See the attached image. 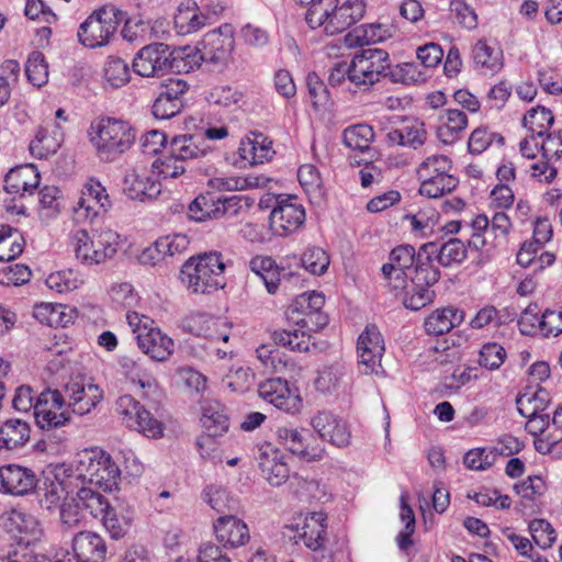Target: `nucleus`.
<instances>
[{
    "label": "nucleus",
    "instance_id": "f257e3e1",
    "mask_svg": "<svg viewBox=\"0 0 562 562\" xmlns=\"http://www.w3.org/2000/svg\"><path fill=\"white\" fill-rule=\"evenodd\" d=\"M429 250L434 251L430 245H422L417 252L411 245H400L382 266L386 285L406 308L418 311L435 297L431 286L440 279V271L429 263Z\"/></svg>",
    "mask_w": 562,
    "mask_h": 562
},
{
    "label": "nucleus",
    "instance_id": "f03ea898",
    "mask_svg": "<svg viewBox=\"0 0 562 562\" xmlns=\"http://www.w3.org/2000/svg\"><path fill=\"white\" fill-rule=\"evenodd\" d=\"M47 370L57 376V383L65 400H68L66 403L71 413L89 414L103 400V391L99 385L88 381L80 368L66 363L63 353H55L47 364Z\"/></svg>",
    "mask_w": 562,
    "mask_h": 562
},
{
    "label": "nucleus",
    "instance_id": "7ed1b4c3",
    "mask_svg": "<svg viewBox=\"0 0 562 562\" xmlns=\"http://www.w3.org/2000/svg\"><path fill=\"white\" fill-rule=\"evenodd\" d=\"M225 263L220 252L190 258L181 268L182 283L193 293L209 294L225 285Z\"/></svg>",
    "mask_w": 562,
    "mask_h": 562
},
{
    "label": "nucleus",
    "instance_id": "20e7f679",
    "mask_svg": "<svg viewBox=\"0 0 562 562\" xmlns=\"http://www.w3.org/2000/svg\"><path fill=\"white\" fill-rule=\"evenodd\" d=\"M284 537L301 539L304 546L313 553L314 562H335V552L328 547L327 515L324 512L307 513L300 522H290L283 526Z\"/></svg>",
    "mask_w": 562,
    "mask_h": 562
},
{
    "label": "nucleus",
    "instance_id": "39448f33",
    "mask_svg": "<svg viewBox=\"0 0 562 562\" xmlns=\"http://www.w3.org/2000/svg\"><path fill=\"white\" fill-rule=\"evenodd\" d=\"M91 142L101 156L114 159L126 153L136 139L135 128L126 121L104 117L91 125Z\"/></svg>",
    "mask_w": 562,
    "mask_h": 562
},
{
    "label": "nucleus",
    "instance_id": "423d86ee",
    "mask_svg": "<svg viewBox=\"0 0 562 562\" xmlns=\"http://www.w3.org/2000/svg\"><path fill=\"white\" fill-rule=\"evenodd\" d=\"M451 160L445 155H431L417 168L420 181L419 193L437 199L450 193L459 184V180L450 173Z\"/></svg>",
    "mask_w": 562,
    "mask_h": 562
},
{
    "label": "nucleus",
    "instance_id": "0eeeda50",
    "mask_svg": "<svg viewBox=\"0 0 562 562\" xmlns=\"http://www.w3.org/2000/svg\"><path fill=\"white\" fill-rule=\"evenodd\" d=\"M77 471L83 481L104 491H112L117 485L121 474L111 456L98 449H87L78 454Z\"/></svg>",
    "mask_w": 562,
    "mask_h": 562
},
{
    "label": "nucleus",
    "instance_id": "6e6552de",
    "mask_svg": "<svg viewBox=\"0 0 562 562\" xmlns=\"http://www.w3.org/2000/svg\"><path fill=\"white\" fill-rule=\"evenodd\" d=\"M123 12L114 5L103 7L89 15L79 26L78 40L88 48L106 45L115 34Z\"/></svg>",
    "mask_w": 562,
    "mask_h": 562
},
{
    "label": "nucleus",
    "instance_id": "1a4fd4ad",
    "mask_svg": "<svg viewBox=\"0 0 562 562\" xmlns=\"http://www.w3.org/2000/svg\"><path fill=\"white\" fill-rule=\"evenodd\" d=\"M390 55L380 48H366L351 59V83L355 86H372L386 78Z\"/></svg>",
    "mask_w": 562,
    "mask_h": 562
},
{
    "label": "nucleus",
    "instance_id": "9d476101",
    "mask_svg": "<svg viewBox=\"0 0 562 562\" xmlns=\"http://www.w3.org/2000/svg\"><path fill=\"white\" fill-rule=\"evenodd\" d=\"M65 396L58 389L44 390L34 405V416L37 426L44 430H52L64 427L71 419Z\"/></svg>",
    "mask_w": 562,
    "mask_h": 562
},
{
    "label": "nucleus",
    "instance_id": "9b49d317",
    "mask_svg": "<svg viewBox=\"0 0 562 562\" xmlns=\"http://www.w3.org/2000/svg\"><path fill=\"white\" fill-rule=\"evenodd\" d=\"M366 4L362 0H333L326 7V16L321 19L319 27L327 35L342 33L356 24L364 14Z\"/></svg>",
    "mask_w": 562,
    "mask_h": 562
},
{
    "label": "nucleus",
    "instance_id": "f8f14e48",
    "mask_svg": "<svg viewBox=\"0 0 562 562\" xmlns=\"http://www.w3.org/2000/svg\"><path fill=\"white\" fill-rule=\"evenodd\" d=\"M112 206L109 194L100 181L89 179L82 187L80 196L72 207L77 222H91Z\"/></svg>",
    "mask_w": 562,
    "mask_h": 562
},
{
    "label": "nucleus",
    "instance_id": "ddd939ff",
    "mask_svg": "<svg viewBox=\"0 0 562 562\" xmlns=\"http://www.w3.org/2000/svg\"><path fill=\"white\" fill-rule=\"evenodd\" d=\"M126 321L137 340L138 348L143 351H150L153 349L171 351L173 348V340L158 327H155L154 321L150 317L128 311L126 313Z\"/></svg>",
    "mask_w": 562,
    "mask_h": 562
},
{
    "label": "nucleus",
    "instance_id": "4468645a",
    "mask_svg": "<svg viewBox=\"0 0 562 562\" xmlns=\"http://www.w3.org/2000/svg\"><path fill=\"white\" fill-rule=\"evenodd\" d=\"M270 227L279 236L296 232L305 221V210L296 196L278 198L270 213Z\"/></svg>",
    "mask_w": 562,
    "mask_h": 562
},
{
    "label": "nucleus",
    "instance_id": "2eb2a0df",
    "mask_svg": "<svg viewBox=\"0 0 562 562\" xmlns=\"http://www.w3.org/2000/svg\"><path fill=\"white\" fill-rule=\"evenodd\" d=\"M132 67L140 77L165 75L171 68L169 46L162 43L144 46L135 55Z\"/></svg>",
    "mask_w": 562,
    "mask_h": 562
},
{
    "label": "nucleus",
    "instance_id": "dca6fc26",
    "mask_svg": "<svg viewBox=\"0 0 562 562\" xmlns=\"http://www.w3.org/2000/svg\"><path fill=\"white\" fill-rule=\"evenodd\" d=\"M161 92L156 98L151 111L155 117L168 120L179 114L183 106V97L189 89L187 81L170 77L161 85Z\"/></svg>",
    "mask_w": 562,
    "mask_h": 562
},
{
    "label": "nucleus",
    "instance_id": "f3484780",
    "mask_svg": "<svg viewBox=\"0 0 562 562\" xmlns=\"http://www.w3.org/2000/svg\"><path fill=\"white\" fill-rule=\"evenodd\" d=\"M325 304V297L322 293L305 292L297 295L288 307V314L293 317L294 314L302 315L295 319L296 324L307 329H318L327 325L328 319L322 313Z\"/></svg>",
    "mask_w": 562,
    "mask_h": 562
},
{
    "label": "nucleus",
    "instance_id": "a211bd4d",
    "mask_svg": "<svg viewBox=\"0 0 562 562\" xmlns=\"http://www.w3.org/2000/svg\"><path fill=\"white\" fill-rule=\"evenodd\" d=\"M258 393L266 402L290 414L297 413L302 406V400L296 390H291L288 381L281 378L263 381L259 384Z\"/></svg>",
    "mask_w": 562,
    "mask_h": 562
},
{
    "label": "nucleus",
    "instance_id": "6ab92c4d",
    "mask_svg": "<svg viewBox=\"0 0 562 562\" xmlns=\"http://www.w3.org/2000/svg\"><path fill=\"white\" fill-rule=\"evenodd\" d=\"M310 424L323 440L336 447H347L350 443L351 432L348 424L331 412H317Z\"/></svg>",
    "mask_w": 562,
    "mask_h": 562
},
{
    "label": "nucleus",
    "instance_id": "aec40b11",
    "mask_svg": "<svg viewBox=\"0 0 562 562\" xmlns=\"http://www.w3.org/2000/svg\"><path fill=\"white\" fill-rule=\"evenodd\" d=\"M243 198L238 195L232 196H215L213 194L200 195L191 204L190 211L195 213L201 212L202 218H223L234 217L241 210Z\"/></svg>",
    "mask_w": 562,
    "mask_h": 562
},
{
    "label": "nucleus",
    "instance_id": "412c9836",
    "mask_svg": "<svg viewBox=\"0 0 562 562\" xmlns=\"http://www.w3.org/2000/svg\"><path fill=\"white\" fill-rule=\"evenodd\" d=\"M201 424L206 432L205 438L198 440L202 457H204L203 447L212 446L213 437L223 436L229 427V419L225 413L224 406L216 400H205L201 406Z\"/></svg>",
    "mask_w": 562,
    "mask_h": 562
},
{
    "label": "nucleus",
    "instance_id": "4be33fe9",
    "mask_svg": "<svg viewBox=\"0 0 562 562\" xmlns=\"http://www.w3.org/2000/svg\"><path fill=\"white\" fill-rule=\"evenodd\" d=\"M258 467L262 476L272 486H280L290 475L284 454L269 442L259 448Z\"/></svg>",
    "mask_w": 562,
    "mask_h": 562
},
{
    "label": "nucleus",
    "instance_id": "5701e85b",
    "mask_svg": "<svg viewBox=\"0 0 562 562\" xmlns=\"http://www.w3.org/2000/svg\"><path fill=\"white\" fill-rule=\"evenodd\" d=\"M36 483V475L29 468L18 464L0 467V493L25 495L35 488Z\"/></svg>",
    "mask_w": 562,
    "mask_h": 562
},
{
    "label": "nucleus",
    "instance_id": "b1692460",
    "mask_svg": "<svg viewBox=\"0 0 562 562\" xmlns=\"http://www.w3.org/2000/svg\"><path fill=\"white\" fill-rule=\"evenodd\" d=\"M427 131L417 119H403L401 125L386 131L385 140L390 146H404L417 149L425 144Z\"/></svg>",
    "mask_w": 562,
    "mask_h": 562
},
{
    "label": "nucleus",
    "instance_id": "393cba45",
    "mask_svg": "<svg viewBox=\"0 0 562 562\" xmlns=\"http://www.w3.org/2000/svg\"><path fill=\"white\" fill-rule=\"evenodd\" d=\"M234 46V38L222 29L206 33L198 44L200 57L205 63L218 64L224 61L231 54Z\"/></svg>",
    "mask_w": 562,
    "mask_h": 562
},
{
    "label": "nucleus",
    "instance_id": "a878e982",
    "mask_svg": "<svg viewBox=\"0 0 562 562\" xmlns=\"http://www.w3.org/2000/svg\"><path fill=\"white\" fill-rule=\"evenodd\" d=\"M72 551L81 562H104L108 547L105 540L97 532L85 530L72 538Z\"/></svg>",
    "mask_w": 562,
    "mask_h": 562
},
{
    "label": "nucleus",
    "instance_id": "bb28decb",
    "mask_svg": "<svg viewBox=\"0 0 562 562\" xmlns=\"http://www.w3.org/2000/svg\"><path fill=\"white\" fill-rule=\"evenodd\" d=\"M40 173L33 165L12 168L4 178V190L19 196L32 195L40 184Z\"/></svg>",
    "mask_w": 562,
    "mask_h": 562
},
{
    "label": "nucleus",
    "instance_id": "cd10ccee",
    "mask_svg": "<svg viewBox=\"0 0 562 562\" xmlns=\"http://www.w3.org/2000/svg\"><path fill=\"white\" fill-rule=\"evenodd\" d=\"M214 531L217 541L224 547L237 548L250 539L247 525L232 515L220 517L214 522Z\"/></svg>",
    "mask_w": 562,
    "mask_h": 562
},
{
    "label": "nucleus",
    "instance_id": "c85d7f7f",
    "mask_svg": "<svg viewBox=\"0 0 562 562\" xmlns=\"http://www.w3.org/2000/svg\"><path fill=\"white\" fill-rule=\"evenodd\" d=\"M123 191L130 199L143 202L156 199L161 192V184L136 169H130L124 176Z\"/></svg>",
    "mask_w": 562,
    "mask_h": 562
},
{
    "label": "nucleus",
    "instance_id": "c756f323",
    "mask_svg": "<svg viewBox=\"0 0 562 562\" xmlns=\"http://www.w3.org/2000/svg\"><path fill=\"white\" fill-rule=\"evenodd\" d=\"M64 140L61 127L57 123L40 126L30 143L31 154L38 159H46L57 153Z\"/></svg>",
    "mask_w": 562,
    "mask_h": 562
},
{
    "label": "nucleus",
    "instance_id": "7c9ffc66",
    "mask_svg": "<svg viewBox=\"0 0 562 562\" xmlns=\"http://www.w3.org/2000/svg\"><path fill=\"white\" fill-rule=\"evenodd\" d=\"M211 151L212 147L196 132L177 135L169 145V153L182 162L204 157Z\"/></svg>",
    "mask_w": 562,
    "mask_h": 562
},
{
    "label": "nucleus",
    "instance_id": "2f4dec72",
    "mask_svg": "<svg viewBox=\"0 0 562 562\" xmlns=\"http://www.w3.org/2000/svg\"><path fill=\"white\" fill-rule=\"evenodd\" d=\"M189 238L184 234H172L159 237L142 256L144 262L153 260V265L167 257L183 254L189 247Z\"/></svg>",
    "mask_w": 562,
    "mask_h": 562
},
{
    "label": "nucleus",
    "instance_id": "473e14b6",
    "mask_svg": "<svg viewBox=\"0 0 562 562\" xmlns=\"http://www.w3.org/2000/svg\"><path fill=\"white\" fill-rule=\"evenodd\" d=\"M239 157L249 165H258L269 161L274 150L272 142L261 133H251L241 139L238 148Z\"/></svg>",
    "mask_w": 562,
    "mask_h": 562
},
{
    "label": "nucleus",
    "instance_id": "72a5a7b5",
    "mask_svg": "<svg viewBox=\"0 0 562 562\" xmlns=\"http://www.w3.org/2000/svg\"><path fill=\"white\" fill-rule=\"evenodd\" d=\"M474 68L482 75L493 76L503 68V52L486 41H479L472 47Z\"/></svg>",
    "mask_w": 562,
    "mask_h": 562
},
{
    "label": "nucleus",
    "instance_id": "f704fd0d",
    "mask_svg": "<svg viewBox=\"0 0 562 562\" xmlns=\"http://www.w3.org/2000/svg\"><path fill=\"white\" fill-rule=\"evenodd\" d=\"M31 438L30 424L21 418H9L0 426V451L24 447Z\"/></svg>",
    "mask_w": 562,
    "mask_h": 562
},
{
    "label": "nucleus",
    "instance_id": "c9c22d12",
    "mask_svg": "<svg viewBox=\"0 0 562 562\" xmlns=\"http://www.w3.org/2000/svg\"><path fill=\"white\" fill-rule=\"evenodd\" d=\"M10 530L15 531L19 541L30 546L41 539L43 529L38 520L31 514L13 509L9 514Z\"/></svg>",
    "mask_w": 562,
    "mask_h": 562
},
{
    "label": "nucleus",
    "instance_id": "e433bc0d",
    "mask_svg": "<svg viewBox=\"0 0 562 562\" xmlns=\"http://www.w3.org/2000/svg\"><path fill=\"white\" fill-rule=\"evenodd\" d=\"M468 126L467 114L458 109H447L439 114L437 134L445 144H452L459 139L460 133Z\"/></svg>",
    "mask_w": 562,
    "mask_h": 562
},
{
    "label": "nucleus",
    "instance_id": "4c0bfd02",
    "mask_svg": "<svg viewBox=\"0 0 562 562\" xmlns=\"http://www.w3.org/2000/svg\"><path fill=\"white\" fill-rule=\"evenodd\" d=\"M173 22L178 34L188 35L201 30L206 23V16L199 10L195 2L186 0L179 4Z\"/></svg>",
    "mask_w": 562,
    "mask_h": 562
},
{
    "label": "nucleus",
    "instance_id": "58836bf2",
    "mask_svg": "<svg viewBox=\"0 0 562 562\" xmlns=\"http://www.w3.org/2000/svg\"><path fill=\"white\" fill-rule=\"evenodd\" d=\"M425 245L434 247V251H429V263L434 265V258L442 267H451L461 263L467 258V247L459 238H450L441 245L430 241Z\"/></svg>",
    "mask_w": 562,
    "mask_h": 562
},
{
    "label": "nucleus",
    "instance_id": "ea45409f",
    "mask_svg": "<svg viewBox=\"0 0 562 562\" xmlns=\"http://www.w3.org/2000/svg\"><path fill=\"white\" fill-rule=\"evenodd\" d=\"M89 233L99 265L115 256L121 245V236L117 232L110 227H99Z\"/></svg>",
    "mask_w": 562,
    "mask_h": 562
},
{
    "label": "nucleus",
    "instance_id": "a19ab883",
    "mask_svg": "<svg viewBox=\"0 0 562 562\" xmlns=\"http://www.w3.org/2000/svg\"><path fill=\"white\" fill-rule=\"evenodd\" d=\"M269 179L263 176H216L209 180V186L218 191H244L265 188Z\"/></svg>",
    "mask_w": 562,
    "mask_h": 562
},
{
    "label": "nucleus",
    "instance_id": "79ce46f5",
    "mask_svg": "<svg viewBox=\"0 0 562 562\" xmlns=\"http://www.w3.org/2000/svg\"><path fill=\"white\" fill-rule=\"evenodd\" d=\"M463 319V313L457 308L437 310L425 321V329L428 334L443 335L449 333Z\"/></svg>",
    "mask_w": 562,
    "mask_h": 562
},
{
    "label": "nucleus",
    "instance_id": "37998d69",
    "mask_svg": "<svg viewBox=\"0 0 562 562\" xmlns=\"http://www.w3.org/2000/svg\"><path fill=\"white\" fill-rule=\"evenodd\" d=\"M249 268L261 279L270 294L277 292L281 271L271 257L256 256L250 260Z\"/></svg>",
    "mask_w": 562,
    "mask_h": 562
},
{
    "label": "nucleus",
    "instance_id": "c03bdc74",
    "mask_svg": "<svg viewBox=\"0 0 562 562\" xmlns=\"http://www.w3.org/2000/svg\"><path fill=\"white\" fill-rule=\"evenodd\" d=\"M25 240L22 234L5 224H0V261H10L23 252Z\"/></svg>",
    "mask_w": 562,
    "mask_h": 562
},
{
    "label": "nucleus",
    "instance_id": "a18cd8bd",
    "mask_svg": "<svg viewBox=\"0 0 562 562\" xmlns=\"http://www.w3.org/2000/svg\"><path fill=\"white\" fill-rule=\"evenodd\" d=\"M374 139L373 128L368 124H356L347 127L342 133L344 144L360 153L370 150L371 143Z\"/></svg>",
    "mask_w": 562,
    "mask_h": 562
},
{
    "label": "nucleus",
    "instance_id": "49530a36",
    "mask_svg": "<svg viewBox=\"0 0 562 562\" xmlns=\"http://www.w3.org/2000/svg\"><path fill=\"white\" fill-rule=\"evenodd\" d=\"M278 445L289 450L291 453L303 457L310 456L302 432L288 425H278L274 429Z\"/></svg>",
    "mask_w": 562,
    "mask_h": 562
},
{
    "label": "nucleus",
    "instance_id": "de8ad7c7",
    "mask_svg": "<svg viewBox=\"0 0 562 562\" xmlns=\"http://www.w3.org/2000/svg\"><path fill=\"white\" fill-rule=\"evenodd\" d=\"M70 246L76 256V259L85 266L99 265L98 256L93 248V240L90 233L86 229H78L72 233L70 238Z\"/></svg>",
    "mask_w": 562,
    "mask_h": 562
},
{
    "label": "nucleus",
    "instance_id": "09e8293b",
    "mask_svg": "<svg viewBox=\"0 0 562 562\" xmlns=\"http://www.w3.org/2000/svg\"><path fill=\"white\" fill-rule=\"evenodd\" d=\"M554 122L552 112L541 105L531 108L522 117V126L529 133H535L538 136H544Z\"/></svg>",
    "mask_w": 562,
    "mask_h": 562
},
{
    "label": "nucleus",
    "instance_id": "8fccbe9b",
    "mask_svg": "<svg viewBox=\"0 0 562 562\" xmlns=\"http://www.w3.org/2000/svg\"><path fill=\"white\" fill-rule=\"evenodd\" d=\"M75 501L81 505L83 512L89 513L93 518H99L106 509H109V499L100 492L89 487H81Z\"/></svg>",
    "mask_w": 562,
    "mask_h": 562
},
{
    "label": "nucleus",
    "instance_id": "3c124183",
    "mask_svg": "<svg viewBox=\"0 0 562 562\" xmlns=\"http://www.w3.org/2000/svg\"><path fill=\"white\" fill-rule=\"evenodd\" d=\"M271 339L276 347L285 348L290 351H310L311 337L304 331L299 330H280L273 331Z\"/></svg>",
    "mask_w": 562,
    "mask_h": 562
},
{
    "label": "nucleus",
    "instance_id": "603ef678",
    "mask_svg": "<svg viewBox=\"0 0 562 562\" xmlns=\"http://www.w3.org/2000/svg\"><path fill=\"white\" fill-rule=\"evenodd\" d=\"M530 401L527 398L516 400L517 409L524 417H527L526 430L533 437H538L544 432L549 426V414L537 415L536 408L531 409L529 406Z\"/></svg>",
    "mask_w": 562,
    "mask_h": 562
},
{
    "label": "nucleus",
    "instance_id": "864d4df0",
    "mask_svg": "<svg viewBox=\"0 0 562 562\" xmlns=\"http://www.w3.org/2000/svg\"><path fill=\"white\" fill-rule=\"evenodd\" d=\"M67 488L63 481L57 477L46 479L44 482L41 505L48 510L59 508L67 499Z\"/></svg>",
    "mask_w": 562,
    "mask_h": 562
},
{
    "label": "nucleus",
    "instance_id": "5fc2aeb1",
    "mask_svg": "<svg viewBox=\"0 0 562 562\" xmlns=\"http://www.w3.org/2000/svg\"><path fill=\"white\" fill-rule=\"evenodd\" d=\"M27 80L35 87H42L48 81V65L43 53L33 50L25 63Z\"/></svg>",
    "mask_w": 562,
    "mask_h": 562
},
{
    "label": "nucleus",
    "instance_id": "6e6d98bb",
    "mask_svg": "<svg viewBox=\"0 0 562 562\" xmlns=\"http://www.w3.org/2000/svg\"><path fill=\"white\" fill-rule=\"evenodd\" d=\"M103 75L113 88H120L130 80V68L122 58L109 56L104 64Z\"/></svg>",
    "mask_w": 562,
    "mask_h": 562
},
{
    "label": "nucleus",
    "instance_id": "4d7b16f0",
    "mask_svg": "<svg viewBox=\"0 0 562 562\" xmlns=\"http://www.w3.org/2000/svg\"><path fill=\"white\" fill-rule=\"evenodd\" d=\"M301 262L310 273L322 276L327 271L330 261L329 256L323 248L310 246L303 252Z\"/></svg>",
    "mask_w": 562,
    "mask_h": 562
},
{
    "label": "nucleus",
    "instance_id": "13d9d810",
    "mask_svg": "<svg viewBox=\"0 0 562 562\" xmlns=\"http://www.w3.org/2000/svg\"><path fill=\"white\" fill-rule=\"evenodd\" d=\"M153 27L149 21L128 18L122 29V36L130 43H143L151 38Z\"/></svg>",
    "mask_w": 562,
    "mask_h": 562
},
{
    "label": "nucleus",
    "instance_id": "bf43d9fd",
    "mask_svg": "<svg viewBox=\"0 0 562 562\" xmlns=\"http://www.w3.org/2000/svg\"><path fill=\"white\" fill-rule=\"evenodd\" d=\"M115 409L121 416L122 423L126 425V427L133 429L134 427L139 426L137 420L142 419L140 411H144V407L132 396L123 395L119 397L115 404Z\"/></svg>",
    "mask_w": 562,
    "mask_h": 562
},
{
    "label": "nucleus",
    "instance_id": "052dcab7",
    "mask_svg": "<svg viewBox=\"0 0 562 562\" xmlns=\"http://www.w3.org/2000/svg\"><path fill=\"white\" fill-rule=\"evenodd\" d=\"M422 77L420 71L418 70V66L414 63H403L391 66V60L389 59V69L386 71V78L392 82L411 85L417 82Z\"/></svg>",
    "mask_w": 562,
    "mask_h": 562
},
{
    "label": "nucleus",
    "instance_id": "680f3d73",
    "mask_svg": "<svg viewBox=\"0 0 562 562\" xmlns=\"http://www.w3.org/2000/svg\"><path fill=\"white\" fill-rule=\"evenodd\" d=\"M412 229L422 236H428L439 221L438 213L432 209H424L414 215H407Z\"/></svg>",
    "mask_w": 562,
    "mask_h": 562
},
{
    "label": "nucleus",
    "instance_id": "e2e57ef3",
    "mask_svg": "<svg viewBox=\"0 0 562 562\" xmlns=\"http://www.w3.org/2000/svg\"><path fill=\"white\" fill-rule=\"evenodd\" d=\"M385 345L379 328L373 325H367L357 340V351H384Z\"/></svg>",
    "mask_w": 562,
    "mask_h": 562
},
{
    "label": "nucleus",
    "instance_id": "0e129e2a",
    "mask_svg": "<svg viewBox=\"0 0 562 562\" xmlns=\"http://www.w3.org/2000/svg\"><path fill=\"white\" fill-rule=\"evenodd\" d=\"M306 86L308 89V94L312 100L313 106L316 110L321 108H326L329 103V91L326 85L321 80V78L315 72H311L307 75Z\"/></svg>",
    "mask_w": 562,
    "mask_h": 562
},
{
    "label": "nucleus",
    "instance_id": "69168bd1",
    "mask_svg": "<svg viewBox=\"0 0 562 562\" xmlns=\"http://www.w3.org/2000/svg\"><path fill=\"white\" fill-rule=\"evenodd\" d=\"M258 359L263 367L273 373H291L295 370V363L288 353H259Z\"/></svg>",
    "mask_w": 562,
    "mask_h": 562
},
{
    "label": "nucleus",
    "instance_id": "338daca9",
    "mask_svg": "<svg viewBox=\"0 0 562 562\" xmlns=\"http://www.w3.org/2000/svg\"><path fill=\"white\" fill-rule=\"evenodd\" d=\"M297 179L307 193L319 195L322 193V178L313 165H302L297 170Z\"/></svg>",
    "mask_w": 562,
    "mask_h": 562
},
{
    "label": "nucleus",
    "instance_id": "774afa93",
    "mask_svg": "<svg viewBox=\"0 0 562 562\" xmlns=\"http://www.w3.org/2000/svg\"><path fill=\"white\" fill-rule=\"evenodd\" d=\"M46 285L57 293H67L78 288V280L71 270L56 271L47 277Z\"/></svg>",
    "mask_w": 562,
    "mask_h": 562
}]
</instances>
